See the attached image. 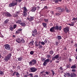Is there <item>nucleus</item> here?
<instances>
[{
  "mask_svg": "<svg viewBox=\"0 0 77 77\" xmlns=\"http://www.w3.org/2000/svg\"><path fill=\"white\" fill-rule=\"evenodd\" d=\"M22 0H15L13 1L11 3L9 4V7H14L17 5V3H20Z\"/></svg>",
  "mask_w": 77,
  "mask_h": 77,
  "instance_id": "nucleus-1",
  "label": "nucleus"
},
{
  "mask_svg": "<svg viewBox=\"0 0 77 77\" xmlns=\"http://www.w3.org/2000/svg\"><path fill=\"white\" fill-rule=\"evenodd\" d=\"M37 62L36 60L33 59L31 60L30 62H29V65L30 66H32V65H36V63Z\"/></svg>",
  "mask_w": 77,
  "mask_h": 77,
  "instance_id": "nucleus-2",
  "label": "nucleus"
},
{
  "mask_svg": "<svg viewBox=\"0 0 77 77\" xmlns=\"http://www.w3.org/2000/svg\"><path fill=\"white\" fill-rule=\"evenodd\" d=\"M32 36L34 37H35L36 35H39L38 33L37 32V30L36 29H34V30L32 31Z\"/></svg>",
  "mask_w": 77,
  "mask_h": 77,
  "instance_id": "nucleus-3",
  "label": "nucleus"
},
{
  "mask_svg": "<svg viewBox=\"0 0 77 77\" xmlns=\"http://www.w3.org/2000/svg\"><path fill=\"white\" fill-rule=\"evenodd\" d=\"M37 71V69L35 67H32L29 68V71L31 72H35Z\"/></svg>",
  "mask_w": 77,
  "mask_h": 77,
  "instance_id": "nucleus-4",
  "label": "nucleus"
},
{
  "mask_svg": "<svg viewBox=\"0 0 77 77\" xmlns=\"http://www.w3.org/2000/svg\"><path fill=\"white\" fill-rule=\"evenodd\" d=\"M4 46L5 47V48L6 49V50H8V51L11 50V47H10L9 45L7 44H5L4 45Z\"/></svg>",
  "mask_w": 77,
  "mask_h": 77,
  "instance_id": "nucleus-5",
  "label": "nucleus"
},
{
  "mask_svg": "<svg viewBox=\"0 0 77 77\" xmlns=\"http://www.w3.org/2000/svg\"><path fill=\"white\" fill-rule=\"evenodd\" d=\"M56 9L57 10H58L59 11L61 12H64V11H65L64 9L62 8H61L60 7H57V8H56Z\"/></svg>",
  "mask_w": 77,
  "mask_h": 77,
  "instance_id": "nucleus-6",
  "label": "nucleus"
},
{
  "mask_svg": "<svg viewBox=\"0 0 77 77\" xmlns=\"http://www.w3.org/2000/svg\"><path fill=\"white\" fill-rule=\"evenodd\" d=\"M64 32H65L66 33L68 32L69 31V27H66L65 28L63 29Z\"/></svg>",
  "mask_w": 77,
  "mask_h": 77,
  "instance_id": "nucleus-7",
  "label": "nucleus"
},
{
  "mask_svg": "<svg viewBox=\"0 0 77 77\" xmlns=\"http://www.w3.org/2000/svg\"><path fill=\"white\" fill-rule=\"evenodd\" d=\"M5 15L6 17H11V14L8 12H6L5 13Z\"/></svg>",
  "mask_w": 77,
  "mask_h": 77,
  "instance_id": "nucleus-8",
  "label": "nucleus"
},
{
  "mask_svg": "<svg viewBox=\"0 0 77 77\" xmlns=\"http://www.w3.org/2000/svg\"><path fill=\"white\" fill-rule=\"evenodd\" d=\"M54 26L52 27V28H51L50 29V31L51 32H55V30H54Z\"/></svg>",
  "mask_w": 77,
  "mask_h": 77,
  "instance_id": "nucleus-9",
  "label": "nucleus"
},
{
  "mask_svg": "<svg viewBox=\"0 0 77 77\" xmlns=\"http://www.w3.org/2000/svg\"><path fill=\"white\" fill-rule=\"evenodd\" d=\"M34 18L33 17H30L29 18H27V20H29L30 21H32V20H33Z\"/></svg>",
  "mask_w": 77,
  "mask_h": 77,
  "instance_id": "nucleus-10",
  "label": "nucleus"
},
{
  "mask_svg": "<svg viewBox=\"0 0 77 77\" xmlns=\"http://www.w3.org/2000/svg\"><path fill=\"white\" fill-rule=\"evenodd\" d=\"M21 40V39H20V38H18L16 41L17 42H18V43L20 44Z\"/></svg>",
  "mask_w": 77,
  "mask_h": 77,
  "instance_id": "nucleus-11",
  "label": "nucleus"
},
{
  "mask_svg": "<svg viewBox=\"0 0 77 77\" xmlns=\"http://www.w3.org/2000/svg\"><path fill=\"white\" fill-rule=\"evenodd\" d=\"M9 60H10V59L8 57H7V56L5 57L4 59V60H5V61L6 62H8Z\"/></svg>",
  "mask_w": 77,
  "mask_h": 77,
  "instance_id": "nucleus-12",
  "label": "nucleus"
},
{
  "mask_svg": "<svg viewBox=\"0 0 77 77\" xmlns=\"http://www.w3.org/2000/svg\"><path fill=\"white\" fill-rule=\"evenodd\" d=\"M36 10V8L35 7H34L32 8L31 9V11L32 12H35V11Z\"/></svg>",
  "mask_w": 77,
  "mask_h": 77,
  "instance_id": "nucleus-13",
  "label": "nucleus"
},
{
  "mask_svg": "<svg viewBox=\"0 0 77 77\" xmlns=\"http://www.w3.org/2000/svg\"><path fill=\"white\" fill-rule=\"evenodd\" d=\"M42 24L44 27H45V28L47 27V23H42Z\"/></svg>",
  "mask_w": 77,
  "mask_h": 77,
  "instance_id": "nucleus-14",
  "label": "nucleus"
},
{
  "mask_svg": "<svg viewBox=\"0 0 77 77\" xmlns=\"http://www.w3.org/2000/svg\"><path fill=\"white\" fill-rule=\"evenodd\" d=\"M70 77H76V74L74 73H73L72 74L71 73L70 74Z\"/></svg>",
  "mask_w": 77,
  "mask_h": 77,
  "instance_id": "nucleus-15",
  "label": "nucleus"
},
{
  "mask_svg": "<svg viewBox=\"0 0 77 77\" xmlns=\"http://www.w3.org/2000/svg\"><path fill=\"white\" fill-rule=\"evenodd\" d=\"M23 12H27V9L26 8V7H24L23 8Z\"/></svg>",
  "mask_w": 77,
  "mask_h": 77,
  "instance_id": "nucleus-16",
  "label": "nucleus"
},
{
  "mask_svg": "<svg viewBox=\"0 0 77 77\" xmlns=\"http://www.w3.org/2000/svg\"><path fill=\"white\" fill-rule=\"evenodd\" d=\"M12 56V54L11 53L8 54L7 56L10 59H11V56Z\"/></svg>",
  "mask_w": 77,
  "mask_h": 77,
  "instance_id": "nucleus-17",
  "label": "nucleus"
},
{
  "mask_svg": "<svg viewBox=\"0 0 77 77\" xmlns=\"http://www.w3.org/2000/svg\"><path fill=\"white\" fill-rule=\"evenodd\" d=\"M55 3H59V2H62V0H54Z\"/></svg>",
  "mask_w": 77,
  "mask_h": 77,
  "instance_id": "nucleus-18",
  "label": "nucleus"
},
{
  "mask_svg": "<svg viewBox=\"0 0 77 77\" xmlns=\"http://www.w3.org/2000/svg\"><path fill=\"white\" fill-rule=\"evenodd\" d=\"M20 24L22 26H25L26 25V24L24 23H21Z\"/></svg>",
  "mask_w": 77,
  "mask_h": 77,
  "instance_id": "nucleus-19",
  "label": "nucleus"
},
{
  "mask_svg": "<svg viewBox=\"0 0 77 77\" xmlns=\"http://www.w3.org/2000/svg\"><path fill=\"white\" fill-rule=\"evenodd\" d=\"M71 68L72 69H75V68H77V66H76L75 65H73V66H71Z\"/></svg>",
  "mask_w": 77,
  "mask_h": 77,
  "instance_id": "nucleus-20",
  "label": "nucleus"
},
{
  "mask_svg": "<svg viewBox=\"0 0 77 77\" xmlns=\"http://www.w3.org/2000/svg\"><path fill=\"white\" fill-rule=\"evenodd\" d=\"M21 20H18L16 21V23H18V24H20V23H21Z\"/></svg>",
  "mask_w": 77,
  "mask_h": 77,
  "instance_id": "nucleus-21",
  "label": "nucleus"
},
{
  "mask_svg": "<svg viewBox=\"0 0 77 77\" xmlns=\"http://www.w3.org/2000/svg\"><path fill=\"white\" fill-rule=\"evenodd\" d=\"M23 15L24 17H26V16H27V13L26 12H23Z\"/></svg>",
  "mask_w": 77,
  "mask_h": 77,
  "instance_id": "nucleus-22",
  "label": "nucleus"
},
{
  "mask_svg": "<svg viewBox=\"0 0 77 77\" xmlns=\"http://www.w3.org/2000/svg\"><path fill=\"white\" fill-rule=\"evenodd\" d=\"M59 54H57L55 55V56H54L55 58V59H58L59 57Z\"/></svg>",
  "mask_w": 77,
  "mask_h": 77,
  "instance_id": "nucleus-23",
  "label": "nucleus"
},
{
  "mask_svg": "<svg viewBox=\"0 0 77 77\" xmlns=\"http://www.w3.org/2000/svg\"><path fill=\"white\" fill-rule=\"evenodd\" d=\"M38 48H42V45H40V44H38Z\"/></svg>",
  "mask_w": 77,
  "mask_h": 77,
  "instance_id": "nucleus-24",
  "label": "nucleus"
},
{
  "mask_svg": "<svg viewBox=\"0 0 77 77\" xmlns=\"http://www.w3.org/2000/svg\"><path fill=\"white\" fill-rule=\"evenodd\" d=\"M65 9L66 10V12H69V10H68V8H66V7L65 8Z\"/></svg>",
  "mask_w": 77,
  "mask_h": 77,
  "instance_id": "nucleus-25",
  "label": "nucleus"
},
{
  "mask_svg": "<svg viewBox=\"0 0 77 77\" xmlns=\"http://www.w3.org/2000/svg\"><path fill=\"white\" fill-rule=\"evenodd\" d=\"M62 26H58V30H59L60 31L62 29Z\"/></svg>",
  "mask_w": 77,
  "mask_h": 77,
  "instance_id": "nucleus-26",
  "label": "nucleus"
},
{
  "mask_svg": "<svg viewBox=\"0 0 77 77\" xmlns=\"http://www.w3.org/2000/svg\"><path fill=\"white\" fill-rule=\"evenodd\" d=\"M74 25V23L72 22L71 23H69V25L70 26H73Z\"/></svg>",
  "mask_w": 77,
  "mask_h": 77,
  "instance_id": "nucleus-27",
  "label": "nucleus"
},
{
  "mask_svg": "<svg viewBox=\"0 0 77 77\" xmlns=\"http://www.w3.org/2000/svg\"><path fill=\"white\" fill-rule=\"evenodd\" d=\"M21 43H24L25 42V41H24V39L23 38H22L21 39V40L20 41Z\"/></svg>",
  "mask_w": 77,
  "mask_h": 77,
  "instance_id": "nucleus-28",
  "label": "nucleus"
},
{
  "mask_svg": "<svg viewBox=\"0 0 77 77\" xmlns=\"http://www.w3.org/2000/svg\"><path fill=\"white\" fill-rule=\"evenodd\" d=\"M58 26H56L55 27H54V30H58Z\"/></svg>",
  "mask_w": 77,
  "mask_h": 77,
  "instance_id": "nucleus-29",
  "label": "nucleus"
},
{
  "mask_svg": "<svg viewBox=\"0 0 77 77\" xmlns=\"http://www.w3.org/2000/svg\"><path fill=\"white\" fill-rule=\"evenodd\" d=\"M19 61H21L22 60H23V58L21 57H20L19 58H18L17 59Z\"/></svg>",
  "mask_w": 77,
  "mask_h": 77,
  "instance_id": "nucleus-30",
  "label": "nucleus"
},
{
  "mask_svg": "<svg viewBox=\"0 0 77 77\" xmlns=\"http://www.w3.org/2000/svg\"><path fill=\"white\" fill-rule=\"evenodd\" d=\"M66 74H67L66 75L68 77H71V74H70V73L68 72H66Z\"/></svg>",
  "mask_w": 77,
  "mask_h": 77,
  "instance_id": "nucleus-31",
  "label": "nucleus"
},
{
  "mask_svg": "<svg viewBox=\"0 0 77 77\" xmlns=\"http://www.w3.org/2000/svg\"><path fill=\"white\" fill-rule=\"evenodd\" d=\"M4 75V72L3 71H0V75Z\"/></svg>",
  "mask_w": 77,
  "mask_h": 77,
  "instance_id": "nucleus-32",
  "label": "nucleus"
},
{
  "mask_svg": "<svg viewBox=\"0 0 77 77\" xmlns=\"http://www.w3.org/2000/svg\"><path fill=\"white\" fill-rule=\"evenodd\" d=\"M49 53L50 54H53L54 53V51H49Z\"/></svg>",
  "mask_w": 77,
  "mask_h": 77,
  "instance_id": "nucleus-33",
  "label": "nucleus"
},
{
  "mask_svg": "<svg viewBox=\"0 0 77 77\" xmlns=\"http://www.w3.org/2000/svg\"><path fill=\"white\" fill-rule=\"evenodd\" d=\"M8 21H9V20H8V19H6V20L4 22L5 23V24H8Z\"/></svg>",
  "mask_w": 77,
  "mask_h": 77,
  "instance_id": "nucleus-34",
  "label": "nucleus"
},
{
  "mask_svg": "<svg viewBox=\"0 0 77 77\" xmlns=\"http://www.w3.org/2000/svg\"><path fill=\"white\" fill-rule=\"evenodd\" d=\"M70 66H71V64H67L66 67L67 68H69V67H70Z\"/></svg>",
  "mask_w": 77,
  "mask_h": 77,
  "instance_id": "nucleus-35",
  "label": "nucleus"
},
{
  "mask_svg": "<svg viewBox=\"0 0 77 77\" xmlns=\"http://www.w3.org/2000/svg\"><path fill=\"white\" fill-rule=\"evenodd\" d=\"M57 38L58 39H62V37H61V36L59 35H58L57 36Z\"/></svg>",
  "mask_w": 77,
  "mask_h": 77,
  "instance_id": "nucleus-36",
  "label": "nucleus"
},
{
  "mask_svg": "<svg viewBox=\"0 0 77 77\" xmlns=\"http://www.w3.org/2000/svg\"><path fill=\"white\" fill-rule=\"evenodd\" d=\"M47 63L45 62V61L44 62L43 65H44V66H46L47 65Z\"/></svg>",
  "mask_w": 77,
  "mask_h": 77,
  "instance_id": "nucleus-37",
  "label": "nucleus"
},
{
  "mask_svg": "<svg viewBox=\"0 0 77 77\" xmlns=\"http://www.w3.org/2000/svg\"><path fill=\"white\" fill-rule=\"evenodd\" d=\"M46 63L49 62H50V59H47L45 60Z\"/></svg>",
  "mask_w": 77,
  "mask_h": 77,
  "instance_id": "nucleus-38",
  "label": "nucleus"
},
{
  "mask_svg": "<svg viewBox=\"0 0 77 77\" xmlns=\"http://www.w3.org/2000/svg\"><path fill=\"white\" fill-rule=\"evenodd\" d=\"M33 42H34L33 41L30 42V44L31 45H33Z\"/></svg>",
  "mask_w": 77,
  "mask_h": 77,
  "instance_id": "nucleus-39",
  "label": "nucleus"
},
{
  "mask_svg": "<svg viewBox=\"0 0 77 77\" xmlns=\"http://www.w3.org/2000/svg\"><path fill=\"white\" fill-rule=\"evenodd\" d=\"M44 20L46 23H48V19H45Z\"/></svg>",
  "mask_w": 77,
  "mask_h": 77,
  "instance_id": "nucleus-40",
  "label": "nucleus"
},
{
  "mask_svg": "<svg viewBox=\"0 0 77 77\" xmlns=\"http://www.w3.org/2000/svg\"><path fill=\"white\" fill-rule=\"evenodd\" d=\"M72 72H73V73H74V72H76V70H75V69H72Z\"/></svg>",
  "mask_w": 77,
  "mask_h": 77,
  "instance_id": "nucleus-41",
  "label": "nucleus"
},
{
  "mask_svg": "<svg viewBox=\"0 0 77 77\" xmlns=\"http://www.w3.org/2000/svg\"><path fill=\"white\" fill-rule=\"evenodd\" d=\"M60 14L59 13H55V15L56 16H59L60 15Z\"/></svg>",
  "mask_w": 77,
  "mask_h": 77,
  "instance_id": "nucleus-42",
  "label": "nucleus"
},
{
  "mask_svg": "<svg viewBox=\"0 0 77 77\" xmlns=\"http://www.w3.org/2000/svg\"><path fill=\"white\" fill-rule=\"evenodd\" d=\"M47 57H48V58H50V57H51V55L50 54L47 55Z\"/></svg>",
  "mask_w": 77,
  "mask_h": 77,
  "instance_id": "nucleus-43",
  "label": "nucleus"
},
{
  "mask_svg": "<svg viewBox=\"0 0 77 77\" xmlns=\"http://www.w3.org/2000/svg\"><path fill=\"white\" fill-rule=\"evenodd\" d=\"M10 29L11 30V31H13L14 28L13 27H10Z\"/></svg>",
  "mask_w": 77,
  "mask_h": 77,
  "instance_id": "nucleus-44",
  "label": "nucleus"
},
{
  "mask_svg": "<svg viewBox=\"0 0 77 77\" xmlns=\"http://www.w3.org/2000/svg\"><path fill=\"white\" fill-rule=\"evenodd\" d=\"M41 45H45V42H41Z\"/></svg>",
  "mask_w": 77,
  "mask_h": 77,
  "instance_id": "nucleus-45",
  "label": "nucleus"
},
{
  "mask_svg": "<svg viewBox=\"0 0 77 77\" xmlns=\"http://www.w3.org/2000/svg\"><path fill=\"white\" fill-rule=\"evenodd\" d=\"M51 72H52L53 75H54V74H55L53 70H51Z\"/></svg>",
  "mask_w": 77,
  "mask_h": 77,
  "instance_id": "nucleus-46",
  "label": "nucleus"
},
{
  "mask_svg": "<svg viewBox=\"0 0 77 77\" xmlns=\"http://www.w3.org/2000/svg\"><path fill=\"white\" fill-rule=\"evenodd\" d=\"M33 53H34L33 51H31L30 52V54H31V55H33Z\"/></svg>",
  "mask_w": 77,
  "mask_h": 77,
  "instance_id": "nucleus-47",
  "label": "nucleus"
},
{
  "mask_svg": "<svg viewBox=\"0 0 77 77\" xmlns=\"http://www.w3.org/2000/svg\"><path fill=\"white\" fill-rule=\"evenodd\" d=\"M20 75V74H19V73H18V72H16V75H17V76H18V75Z\"/></svg>",
  "mask_w": 77,
  "mask_h": 77,
  "instance_id": "nucleus-48",
  "label": "nucleus"
},
{
  "mask_svg": "<svg viewBox=\"0 0 77 77\" xmlns=\"http://www.w3.org/2000/svg\"><path fill=\"white\" fill-rule=\"evenodd\" d=\"M59 44V43L57 42H56L55 43V45L56 46H58V45Z\"/></svg>",
  "mask_w": 77,
  "mask_h": 77,
  "instance_id": "nucleus-49",
  "label": "nucleus"
},
{
  "mask_svg": "<svg viewBox=\"0 0 77 77\" xmlns=\"http://www.w3.org/2000/svg\"><path fill=\"white\" fill-rule=\"evenodd\" d=\"M29 75H30V77H33V74L31 73L29 74Z\"/></svg>",
  "mask_w": 77,
  "mask_h": 77,
  "instance_id": "nucleus-50",
  "label": "nucleus"
},
{
  "mask_svg": "<svg viewBox=\"0 0 77 77\" xmlns=\"http://www.w3.org/2000/svg\"><path fill=\"white\" fill-rule=\"evenodd\" d=\"M20 33V32L18 31V30H17V31L16 32V34H19Z\"/></svg>",
  "mask_w": 77,
  "mask_h": 77,
  "instance_id": "nucleus-51",
  "label": "nucleus"
},
{
  "mask_svg": "<svg viewBox=\"0 0 77 77\" xmlns=\"http://www.w3.org/2000/svg\"><path fill=\"white\" fill-rule=\"evenodd\" d=\"M77 20V18H75V17H74L72 19V20H73L74 21L75 20Z\"/></svg>",
  "mask_w": 77,
  "mask_h": 77,
  "instance_id": "nucleus-52",
  "label": "nucleus"
},
{
  "mask_svg": "<svg viewBox=\"0 0 77 77\" xmlns=\"http://www.w3.org/2000/svg\"><path fill=\"white\" fill-rule=\"evenodd\" d=\"M17 30L20 33V32L22 31V29H18Z\"/></svg>",
  "mask_w": 77,
  "mask_h": 77,
  "instance_id": "nucleus-53",
  "label": "nucleus"
},
{
  "mask_svg": "<svg viewBox=\"0 0 77 77\" xmlns=\"http://www.w3.org/2000/svg\"><path fill=\"white\" fill-rule=\"evenodd\" d=\"M14 17H18L17 14H14L13 15Z\"/></svg>",
  "mask_w": 77,
  "mask_h": 77,
  "instance_id": "nucleus-54",
  "label": "nucleus"
},
{
  "mask_svg": "<svg viewBox=\"0 0 77 77\" xmlns=\"http://www.w3.org/2000/svg\"><path fill=\"white\" fill-rule=\"evenodd\" d=\"M16 27H17V25L14 24V25L13 28H14V29H15Z\"/></svg>",
  "mask_w": 77,
  "mask_h": 77,
  "instance_id": "nucleus-55",
  "label": "nucleus"
},
{
  "mask_svg": "<svg viewBox=\"0 0 77 77\" xmlns=\"http://www.w3.org/2000/svg\"><path fill=\"white\" fill-rule=\"evenodd\" d=\"M55 59H56V58H55V57H53L52 60H55Z\"/></svg>",
  "mask_w": 77,
  "mask_h": 77,
  "instance_id": "nucleus-56",
  "label": "nucleus"
},
{
  "mask_svg": "<svg viewBox=\"0 0 77 77\" xmlns=\"http://www.w3.org/2000/svg\"><path fill=\"white\" fill-rule=\"evenodd\" d=\"M51 13V14L52 15H54V12L53 11H50Z\"/></svg>",
  "mask_w": 77,
  "mask_h": 77,
  "instance_id": "nucleus-57",
  "label": "nucleus"
},
{
  "mask_svg": "<svg viewBox=\"0 0 77 77\" xmlns=\"http://www.w3.org/2000/svg\"><path fill=\"white\" fill-rule=\"evenodd\" d=\"M44 71H43L40 72V74L43 75L44 74Z\"/></svg>",
  "mask_w": 77,
  "mask_h": 77,
  "instance_id": "nucleus-58",
  "label": "nucleus"
},
{
  "mask_svg": "<svg viewBox=\"0 0 77 77\" xmlns=\"http://www.w3.org/2000/svg\"><path fill=\"white\" fill-rule=\"evenodd\" d=\"M45 73L47 75H48L49 74V72H46Z\"/></svg>",
  "mask_w": 77,
  "mask_h": 77,
  "instance_id": "nucleus-59",
  "label": "nucleus"
},
{
  "mask_svg": "<svg viewBox=\"0 0 77 77\" xmlns=\"http://www.w3.org/2000/svg\"><path fill=\"white\" fill-rule=\"evenodd\" d=\"M28 76H29V75H25L24 76V77H28Z\"/></svg>",
  "mask_w": 77,
  "mask_h": 77,
  "instance_id": "nucleus-60",
  "label": "nucleus"
},
{
  "mask_svg": "<svg viewBox=\"0 0 77 77\" xmlns=\"http://www.w3.org/2000/svg\"><path fill=\"white\" fill-rule=\"evenodd\" d=\"M34 77H39V76H38V75H36L34 76Z\"/></svg>",
  "mask_w": 77,
  "mask_h": 77,
  "instance_id": "nucleus-61",
  "label": "nucleus"
},
{
  "mask_svg": "<svg viewBox=\"0 0 77 77\" xmlns=\"http://www.w3.org/2000/svg\"><path fill=\"white\" fill-rule=\"evenodd\" d=\"M60 70H63V69H62V67H60Z\"/></svg>",
  "mask_w": 77,
  "mask_h": 77,
  "instance_id": "nucleus-62",
  "label": "nucleus"
},
{
  "mask_svg": "<svg viewBox=\"0 0 77 77\" xmlns=\"http://www.w3.org/2000/svg\"><path fill=\"white\" fill-rule=\"evenodd\" d=\"M70 42H71V44H73V43H74V42L72 40H71L70 41Z\"/></svg>",
  "mask_w": 77,
  "mask_h": 77,
  "instance_id": "nucleus-63",
  "label": "nucleus"
},
{
  "mask_svg": "<svg viewBox=\"0 0 77 77\" xmlns=\"http://www.w3.org/2000/svg\"><path fill=\"white\" fill-rule=\"evenodd\" d=\"M44 42H45V43H47V42H48V41H47V40H45Z\"/></svg>",
  "mask_w": 77,
  "mask_h": 77,
  "instance_id": "nucleus-64",
  "label": "nucleus"
}]
</instances>
